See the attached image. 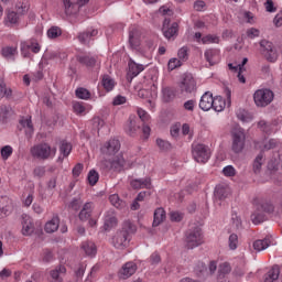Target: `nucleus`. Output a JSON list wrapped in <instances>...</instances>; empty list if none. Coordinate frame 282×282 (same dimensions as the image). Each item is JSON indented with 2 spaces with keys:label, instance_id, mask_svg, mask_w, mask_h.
<instances>
[{
  "label": "nucleus",
  "instance_id": "obj_1",
  "mask_svg": "<svg viewBox=\"0 0 282 282\" xmlns=\"http://www.w3.org/2000/svg\"><path fill=\"white\" fill-rule=\"evenodd\" d=\"M108 158L109 159H106L99 163L100 169L104 171H117L120 173V171H124V169H127V161H124L122 154Z\"/></svg>",
  "mask_w": 282,
  "mask_h": 282
},
{
  "label": "nucleus",
  "instance_id": "obj_2",
  "mask_svg": "<svg viewBox=\"0 0 282 282\" xmlns=\"http://www.w3.org/2000/svg\"><path fill=\"white\" fill-rule=\"evenodd\" d=\"M204 243V234H202V228L199 227H191L185 232V245L188 250H193L194 248H198Z\"/></svg>",
  "mask_w": 282,
  "mask_h": 282
},
{
  "label": "nucleus",
  "instance_id": "obj_3",
  "mask_svg": "<svg viewBox=\"0 0 282 282\" xmlns=\"http://www.w3.org/2000/svg\"><path fill=\"white\" fill-rule=\"evenodd\" d=\"M31 155L36 160H50L56 156V148H52L48 143H39L31 148Z\"/></svg>",
  "mask_w": 282,
  "mask_h": 282
},
{
  "label": "nucleus",
  "instance_id": "obj_4",
  "mask_svg": "<svg viewBox=\"0 0 282 282\" xmlns=\"http://www.w3.org/2000/svg\"><path fill=\"white\" fill-rule=\"evenodd\" d=\"M274 100V93L269 88H261L254 91L253 102L256 107H268Z\"/></svg>",
  "mask_w": 282,
  "mask_h": 282
},
{
  "label": "nucleus",
  "instance_id": "obj_5",
  "mask_svg": "<svg viewBox=\"0 0 282 282\" xmlns=\"http://www.w3.org/2000/svg\"><path fill=\"white\" fill-rule=\"evenodd\" d=\"M85 3H89V0H62L65 17H76Z\"/></svg>",
  "mask_w": 282,
  "mask_h": 282
},
{
  "label": "nucleus",
  "instance_id": "obj_6",
  "mask_svg": "<svg viewBox=\"0 0 282 282\" xmlns=\"http://www.w3.org/2000/svg\"><path fill=\"white\" fill-rule=\"evenodd\" d=\"M192 155L198 164H206L210 160V149L202 143L192 147Z\"/></svg>",
  "mask_w": 282,
  "mask_h": 282
},
{
  "label": "nucleus",
  "instance_id": "obj_7",
  "mask_svg": "<svg viewBox=\"0 0 282 282\" xmlns=\"http://www.w3.org/2000/svg\"><path fill=\"white\" fill-rule=\"evenodd\" d=\"M246 149V132L241 128H236L232 131L231 150L234 153H241Z\"/></svg>",
  "mask_w": 282,
  "mask_h": 282
},
{
  "label": "nucleus",
  "instance_id": "obj_8",
  "mask_svg": "<svg viewBox=\"0 0 282 282\" xmlns=\"http://www.w3.org/2000/svg\"><path fill=\"white\" fill-rule=\"evenodd\" d=\"M260 47L262 48V54L264 58H267L269 63H276V61L279 59V51L276 50V46L272 44V42L262 40L260 42Z\"/></svg>",
  "mask_w": 282,
  "mask_h": 282
},
{
  "label": "nucleus",
  "instance_id": "obj_9",
  "mask_svg": "<svg viewBox=\"0 0 282 282\" xmlns=\"http://www.w3.org/2000/svg\"><path fill=\"white\" fill-rule=\"evenodd\" d=\"M20 52L23 58H31L32 52L33 54H39V52H41V45L34 40L21 42Z\"/></svg>",
  "mask_w": 282,
  "mask_h": 282
},
{
  "label": "nucleus",
  "instance_id": "obj_10",
  "mask_svg": "<svg viewBox=\"0 0 282 282\" xmlns=\"http://www.w3.org/2000/svg\"><path fill=\"white\" fill-rule=\"evenodd\" d=\"M118 151H120V141L118 139H110L101 147V153L106 158L118 155Z\"/></svg>",
  "mask_w": 282,
  "mask_h": 282
},
{
  "label": "nucleus",
  "instance_id": "obj_11",
  "mask_svg": "<svg viewBox=\"0 0 282 282\" xmlns=\"http://www.w3.org/2000/svg\"><path fill=\"white\" fill-rule=\"evenodd\" d=\"M180 89L182 94H193V91L197 89V82H195V77H193L192 74H185L180 84Z\"/></svg>",
  "mask_w": 282,
  "mask_h": 282
},
{
  "label": "nucleus",
  "instance_id": "obj_12",
  "mask_svg": "<svg viewBox=\"0 0 282 282\" xmlns=\"http://www.w3.org/2000/svg\"><path fill=\"white\" fill-rule=\"evenodd\" d=\"M180 29V24L177 22L171 23L170 19H165L163 22L162 32L165 39H174V36H177V30Z\"/></svg>",
  "mask_w": 282,
  "mask_h": 282
},
{
  "label": "nucleus",
  "instance_id": "obj_13",
  "mask_svg": "<svg viewBox=\"0 0 282 282\" xmlns=\"http://www.w3.org/2000/svg\"><path fill=\"white\" fill-rule=\"evenodd\" d=\"M124 131L132 138L138 135V132L140 131V119L135 116H130L129 120L124 124Z\"/></svg>",
  "mask_w": 282,
  "mask_h": 282
},
{
  "label": "nucleus",
  "instance_id": "obj_14",
  "mask_svg": "<svg viewBox=\"0 0 282 282\" xmlns=\"http://www.w3.org/2000/svg\"><path fill=\"white\" fill-rule=\"evenodd\" d=\"M248 63V57H245L241 62V64H228V68L230 72H234V74H237L239 83L245 84L246 77L243 76V72H246V64Z\"/></svg>",
  "mask_w": 282,
  "mask_h": 282
},
{
  "label": "nucleus",
  "instance_id": "obj_15",
  "mask_svg": "<svg viewBox=\"0 0 282 282\" xmlns=\"http://www.w3.org/2000/svg\"><path fill=\"white\" fill-rule=\"evenodd\" d=\"M143 69H145L144 65L138 64L133 59H129L127 78L129 80H133V78H135V76H140V74H142Z\"/></svg>",
  "mask_w": 282,
  "mask_h": 282
},
{
  "label": "nucleus",
  "instance_id": "obj_16",
  "mask_svg": "<svg viewBox=\"0 0 282 282\" xmlns=\"http://www.w3.org/2000/svg\"><path fill=\"white\" fill-rule=\"evenodd\" d=\"M205 61L210 65H218L221 62V51L218 48H207L204 53Z\"/></svg>",
  "mask_w": 282,
  "mask_h": 282
},
{
  "label": "nucleus",
  "instance_id": "obj_17",
  "mask_svg": "<svg viewBox=\"0 0 282 282\" xmlns=\"http://www.w3.org/2000/svg\"><path fill=\"white\" fill-rule=\"evenodd\" d=\"M137 271L138 264H135V262H126L119 271V279H130V276H133V274H135Z\"/></svg>",
  "mask_w": 282,
  "mask_h": 282
},
{
  "label": "nucleus",
  "instance_id": "obj_18",
  "mask_svg": "<svg viewBox=\"0 0 282 282\" xmlns=\"http://www.w3.org/2000/svg\"><path fill=\"white\" fill-rule=\"evenodd\" d=\"M112 246L118 250L127 248L129 246V236L127 235V231H118L112 238Z\"/></svg>",
  "mask_w": 282,
  "mask_h": 282
},
{
  "label": "nucleus",
  "instance_id": "obj_19",
  "mask_svg": "<svg viewBox=\"0 0 282 282\" xmlns=\"http://www.w3.org/2000/svg\"><path fill=\"white\" fill-rule=\"evenodd\" d=\"M95 208H96V205L94 204V202H87L84 205H82V208L78 214L79 220L88 221L89 218L94 215Z\"/></svg>",
  "mask_w": 282,
  "mask_h": 282
},
{
  "label": "nucleus",
  "instance_id": "obj_20",
  "mask_svg": "<svg viewBox=\"0 0 282 282\" xmlns=\"http://www.w3.org/2000/svg\"><path fill=\"white\" fill-rule=\"evenodd\" d=\"M116 226H118V218H116V212L110 209L105 214L104 230L109 231L111 228H116Z\"/></svg>",
  "mask_w": 282,
  "mask_h": 282
},
{
  "label": "nucleus",
  "instance_id": "obj_21",
  "mask_svg": "<svg viewBox=\"0 0 282 282\" xmlns=\"http://www.w3.org/2000/svg\"><path fill=\"white\" fill-rule=\"evenodd\" d=\"M77 61L80 65H85L86 67H97V69H100V62L91 55L79 54L77 55Z\"/></svg>",
  "mask_w": 282,
  "mask_h": 282
},
{
  "label": "nucleus",
  "instance_id": "obj_22",
  "mask_svg": "<svg viewBox=\"0 0 282 282\" xmlns=\"http://www.w3.org/2000/svg\"><path fill=\"white\" fill-rule=\"evenodd\" d=\"M215 98L213 97V93L207 91L205 93L199 100V109H202V111H210V109H213V102H214Z\"/></svg>",
  "mask_w": 282,
  "mask_h": 282
},
{
  "label": "nucleus",
  "instance_id": "obj_23",
  "mask_svg": "<svg viewBox=\"0 0 282 282\" xmlns=\"http://www.w3.org/2000/svg\"><path fill=\"white\" fill-rule=\"evenodd\" d=\"M98 36V30L96 29H88L87 31L79 33L78 41L83 43V45H89L94 39Z\"/></svg>",
  "mask_w": 282,
  "mask_h": 282
},
{
  "label": "nucleus",
  "instance_id": "obj_24",
  "mask_svg": "<svg viewBox=\"0 0 282 282\" xmlns=\"http://www.w3.org/2000/svg\"><path fill=\"white\" fill-rule=\"evenodd\" d=\"M129 44L131 50L140 52V31L135 28H132L129 32Z\"/></svg>",
  "mask_w": 282,
  "mask_h": 282
},
{
  "label": "nucleus",
  "instance_id": "obj_25",
  "mask_svg": "<svg viewBox=\"0 0 282 282\" xmlns=\"http://www.w3.org/2000/svg\"><path fill=\"white\" fill-rule=\"evenodd\" d=\"M34 232V223H32V218L28 215H22V235L24 237H30Z\"/></svg>",
  "mask_w": 282,
  "mask_h": 282
},
{
  "label": "nucleus",
  "instance_id": "obj_26",
  "mask_svg": "<svg viewBox=\"0 0 282 282\" xmlns=\"http://www.w3.org/2000/svg\"><path fill=\"white\" fill-rule=\"evenodd\" d=\"M12 113H14V111L11 106L0 105V124H6V122L10 120Z\"/></svg>",
  "mask_w": 282,
  "mask_h": 282
},
{
  "label": "nucleus",
  "instance_id": "obj_27",
  "mask_svg": "<svg viewBox=\"0 0 282 282\" xmlns=\"http://www.w3.org/2000/svg\"><path fill=\"white\" fill-rule=\"evenodd\" d=\"M17 54H19L17 46H4L1 48V55L7 61H14Z\"/></svg>",
  "mask_w": 282,
  "mask_h": 282
},
{
  "label": "nucleus",
  "instance_id": "obj_28",
  "mask_svg": "<svg viewBox=\"0 0 282 282\" xmlns=\"http://www.w3.org/2000/svg\"><path fill=\"white\" fill-rule=\"evenodd\" d=\"M130 186L135 189L151 188V178H134L130 181Z\"/></svg>",
  "mask_w": 282,
  "mask_h": 282
},
{
  "label": "nucleus",
  "instance_id": "obj_29",
  "mask_svg": "<svg viewBox=\"0 0 282 282\" xmlns=\"http://www.w3.org/2000/svg\"><path fill=\"white\" fill-rule=\"evenodd\" d=\"M161 94L163 102H173V100H175L176 93L169 86L163 87Z\"/></svg>",
  "mask_w": 282,
  "mask_h": 282
},
{
  "label": "nucleus",
  "instance_id": "obj_30",
  "mask_svg": "<svg viewBox=\"0 0 282 282\" xmlns=\"http://www.w3.org/2000/svg\"><path fill=\"white\" fill-rule=\"evenodd\" d=\"M20 126L25 130L26 135L34 133V126L32 124V117H23L20 119Z\"/></svg>",
  "mask_w": 282,
  "mask_h": 282
},
{
  "label": "nucleus",
  "instance_id": "obj_31",
  "mask_svg": "<svg viewBox=\"0 0 282 282\" xmlns=\"http://www.w3.org/2000/svg\"><path fill=\"white\" fill-rule=\"evenodd\" d=\"M82 250H84L87 257H96L98 249L96 248V243L91 241H85L82 243Z\"/></svg>",
  "mask_w": 282,
  "mask_h": 282
},
{
  "label": "nucleus",
  "instance_id": "obj_32",
  "mask_svg": "<svg viewBox=\"0 0 282 282\" xmlns=\"http://www.w3.org/2000/svg\"><path fill=\"white\" fill-rule=\"evenodd\" d=\"M59 224H61V219H58V216H54L51 220H48L45 224V227H44L45 232H48V234L56 232V230H58Z\"/></svg>",
  "mask_w": 282,
  "mask_h": 282
},
{
  "label": "nucleus",
  "instance_id": "obj_33",
  "mask_svg": "<svg viewBox=\"0 0 282 282\" xmlns=\"http://www.w3.org/2000/svg\"><path fill=\"white\" fill-rule=\"evenodd\" d=\"M166 219V212L164 208L159 207L154 210V219L152 223V226L158 227L160 224H162Z\"/></svg>",
  "mask_w": 282,
  "mask_h": 282
},
{
  "label": "nucleus",
  "instance_id": "obj_34",
  "mask_svg": "<svg viewBox=\"0 0 282 282\" xmlns=\"http://www.w3.org/2000/svg\"><path fill=\"white\" fill-rule=\"evenodd\" d=\"M101 85L106 91H113V88L116 87V79L109 75H102Z\"/></svg>",
  "mask_w": 282,
  "mask_h": 282
},
{
  "label": "nucleus",
  "instance_id": "obj_35",
  "mask_svg": "<svg viewBox=\"0 0 282 282\" xmlns=\"http://www.w3.org/2000/svg\"><path fill=\"white\" fill-rule=\"evenodd\" d=\"M252 246L256 252H263V250H268V248H270V239L264 238V239L256 240L253 241Z\"/></svg>",
  "mask_w": 282,
  "mask_h": 282
},
{
  "label": "nucleus",
  "instance_id": "obj_36",
  "mask_svg": "<svg viewBox=\"0 0 282 282\" xmlns=\"http://www.w3.org/2000/svg\"><path fill=\"white\" fill-rule=\"evenodd\" d=\"M279 274H281V269H279V265H274L264 275V282H274V281H276L279 279Z\"/></svg>",
  "mask_w": 282,
  "mask_h": 282
},
{
  "label": "nucleus",
  "instance_id": "obj_37",
  "mask_svg": "<svg viewBox=\"0 0 282 282\" xmlns=\"http://www.w3.org/2000/svg\"><path fill=\"white\" fill-rule=\"evenodd\" d=\"M274 147H276V140L274 139L256 143V149H261V151H270V149H274Z\"/></svg>",
  "mask_w": 282,
  "mask_h": 282
},
{
  "label": "nucleus",
  "instance_id": "obj_38",
  "mask_svg": "<svg viewBox=\"0 0 282 282\" xmlns=\"http://www.w3.org/2000/svg\"><path fill=\"white\" fill-rule=\"evenodd\" d=\"M212 109L214 111H217L218 113L221 112L224 109H226V99L221 96H217L214 98Z\"/></svg>",
  "mask_w": 282,
  "mask_h": 282
},
{
  "label": "nucleus",
  "instance_id": "obj_39",
  "mask_svg": "<svg viewBox=\"0 0 282 282\" xmlns=\"http://www.w3.org/2000/svg\"><path fill=\"white\" fill-rule=\"evenodd\" d=\"M231 270L232 269L230 268V263H228V262H224V263L219 264L218 281H221V279H226V275L230 274Z\"/></svg>",
  "mask_w": 282,
  "mask_h": 282
},
{
  "label": "nucleus",
  "instance_id": "obj_40",
  "mask_svg": "<svg viewBox=\"0 0 282 282\" xmlns=\"http://www.w3.org/2000/svg\"><path fill=\"white\" fill-rule=\"evenodd\" d=\"M67 272V269L65 267L59 265L56 269L51 271V278L55 282H63V279H61V274H65Z\"/></svg>",
  "mask_w": 282,
  "mask_h": 282
},
{
  "label": "nucleus",
  "instance_id": "obj_41",
  "mask_svg": "<svg viewBox=\"0 0 282 282\" xmlns=\"http://www.w3.org/2000/svg\"><path fill=\"white\" fill-rule=\"evenodd\" d=\"M1 98H12V88L8 87L3 79H0V100Z\"/></svg>",
  "mask_w": 282,
  "mask_h": 282
},
{
  "label": "nucleus",
  "instance_id": "obj_42",
  "mask_svg": "<svg viewBox=\"0 0 282 282\" xmlns=\"http://www.w3.org/2000/svg\"><path fill=\"white\" fill-rule=\"evenodd\" d=\"M109 200H110V204L115 206V208L122 209L127 206V203L120 199V196H118V194L110 195Z\"/></svg>",
  "mask_w": 282,
  "mask_h": 282
},
{
  "label": "nucleus",
  "instance_id": "obj_43",
  "mask_svg": "<svg viewBox=\"0 0 282 282\" xmlns=\"http://www.w3.org/2000/svg\"><path fill=\"white\" fill-rule=\"evenodd\" d=\"M12 153H14V149L11 145H4L0 149V155L3 162L10 160Z\"/></svg>",
  "mask_w": 282,
  "mask_h": 282
},
{
  "label": "nucleus",
  "instance_id": "obj_44",
  "mask_svg": "<svg viewBox=\"0 0 282 282\" xmlns=\"http://www.w3.org/2000/svg\"><path fill=\"white\" fill-rule=\"evenodd\" d=\"M75 95L77 98H79V100H89V98H91V93H89V90L86 88H77L75 90Z\"/></svg>",
  "mask_w": 282,
  "mask_h": 282
},
{
  "label": "nucleus",
  "instance_id": "obj_45",
  "mask_svg": "<svg viewBox=\"0 0 282 282\" xmlns=\"http://www.w3.org/2000/svg\"><path fill=\"white\" fill-rule=\"evenodd\" d=\"M6 21L8 25H17V23H19V13L14 11H9L7 13Z\"/></svg>",
  "mask_w": 282,
  "mask_h": 282
},
{
  "label": "nucleus",
  "instance_id": "obj_46",
  "mask_svg": "<svg viewBox=\"0 0 282 282\" xmlns=\"http://www.w3.org/2000/svg\"><path fill=\"white\" fill-rule=\"evenodd\" d=\"M59 152L63 158H68L69 153H72V143L63 141L59 145Z\"/></svg>",
  "mask_w": 282,
  "mask_h": 282
},
{
  "label": "nucleus",
  "instance_id": "obj_47",
  "mask_svg": "<svg viewBox=\"0 0 282 282\" xmlns=\"http://www.w3.org/2000/svg\"><path fill=\"white\" fill-rule=\"evenodd\" d=\"M215 197H217L218 199H226V197H228V188L221 185L216 186Z\"/></svg>",
  "mask_w": 282,
  "mask_h": 282
},
{
  "label": "nucleus",
  "instance_id": "obj_48",
  "mask_svg": "<svg viewBox=\"0 0 282 282\" xmlns=\"http://www.w3.org/2000/svg\"><path fill=\"white\" fill-rule=\"evenodd\" d=\"M73 110H74V113H76V116H83L85 115V111L87 110L85 108V105L80 101H74L73 102Z\"/></svg>",
  "mask_w": 282,
  "mask_h": 282
},
{
  "label": "nucleus",
  "instance_id": "obj_49",
  "mask_svg": "<svg viewBox=\"0 0 282 282\" xmlns=\"http://www.w3.org/2000/svg\"><path fill=\"white\" fill-rule=\"evenodd\" d=\"M120 232H127V236L135 232V225L131 223V220H126L122 226V230Z\"/></svg>",
  "mask_w": 282,
  "mask_h": 282
},
{
  "label": "nucleus",
  "instance_id": "obj_50",
  "mask_svg": "<svg viewBox=\"0 0 282 282\" xmlns=\"http://www.w3.org/2000/svg\"><path fill=\"white\" fill-rule=\"evenodd\" d=\"M213 43H219V36L208 34L202 37V44L203 45H210Z\"/></svg>",
  "mask_w": 282,
  "mask_h": 282
},
{
  "label": "nucleus",
  "instance_id": "obj_51",
  "mask_svg": "<svg viewBox=\"0 0 282 282\" xmlns=\"http://www.w3.org/2000/svg\"><path fill=\"white\" fill-rule=\"evenodd\" d=\"M63 34V30L58 26H52L47 30V36L48 39H58Z\"/></svg>",
  "mask_w": 282,
  "mask_h": 282
},
{
  "label": "nucleus",
  "instance_id": "obj_52",
  "mask_svg": "<svg viewBox=\"0 0 282 282\" xmlns=\"http://www.w3.org/2000/svg\"><path fill=\"white\" fill-rule=\"evenodd\" d=\"M83 198H73L68 205L72 210L78 212L83 208Z\"/></svg>",
  "mask_w": 282,
  "mask_h": 282
},
{
  "label": "nucleus",
  "instance_id": "obj_53",
  "mask_svg": "<svg viewBox=\"0 0 282 282\" xmlns=\"http://www.w3.org/2000/svg\"><path fill=\"white\" fill-rule=\"evenodd\" d=\"M228 246L231 250H237L239 246V236H237V234H231L229 236Z\"/></svg>",
  "mask_w": 282,
  "mask_h": 282
},
{
  "label": "nucleus",
  "instance_id": "obj_54",
  "mask_svg": "<svg viewBox=\"0 0 282 282\" xmlns=\"http://www.w3.org/2000/svg\"><path fill=\"white\" fill-rule=\"evenodd\" d=\"M99 178H100V176L98 175V172H96V170L89 171L88 183L90 184V186H96V184H98Z\"/></svg>",
  "mask_w": 282,
  "mask_h": 282
},
{
  "label": "nucleus",
  "instance_id": "obj_55",
  "mask_svg": "<svg viewBox=\"0 0 282 282\" xmlns=\"http://www.w3.org/2000/svg\"><path fill=\"white\" fill-rule=\"evenodd\" d=\"M223 175H225V177H235L237 170L232 165H227L223 169Z\"/></svg>",
  "mask_w": 282,
  "mask_h": 282
},
{
  "label": "nucleus",
  "instance_id": "obj_56",
  "mask_svg": "<svg viewBox=\"0 0 282 282\" xmlns=\"http://www.w3.org/2000/svg\"><path fill=\"white\" fill-rule=\"evenodd\" d=\"M262 164H263V153H260L253 162L254 173H259L261 171Z\"/></svg>",
  "mask_w": 282,
  "mask_h": 282
},
{
  "label": "nucleus",
  "instance_id": "obj_57",
  "mask_svg": "<svg viewBox=\"0 0 282 282\" xmlns=\"http://www.w3.org/2000/svg\"><path fill=\"white\" fill-rule=\"evenodd\" d=\"M177 67H182V61L178 58H171L167 63V69L173 72V69H177Z\"/></svg>",
  "mask_w": 282,
  "mask_h": 282
},
{
  "label": "nucleus",
  "instance_id": "obj_58",
  "mask_svg": "<svg viewBox=\"0 0 282 282\" xmlns=\"http://www.w3.org/2000/svg\"><path fill=\"white\" fill-rule=\"evenodd\" d=\"M195 107H197V101L195 99H189L183 104V108L185 111H195Z\"/></svg>",
  "mask_w": 282,
  "mask_h": 282
},
{
  "label": "nucleus",
  "instance_id": "obj_59",
  "mask_svg": "<svg viewBox=\"0 0 282 282\" xmlns=\"http://www.w3.org/2000/svg\"><path fill=\"white\" fill-rule=\"evenodd\" d=\"M178 61H188V46H183L178 50L177 53Z\"/></svg>",
  "mask_w": 282,
  "mask_h": 282
},
{
  "label": "nucleus",
  "instance_id": "obj_60",
  "mask_svg": "<svg viewBox=\"0 0 282 282\" xmlns=\"http://www.w3.org/2000/svg\"><path fill=\"white\" fill-rule=\"evenodd\" d=\"M137 113L142 122H149L151 116H149V112H147L144 109L138 108Z\"/></svg>",
  "mask_w": 282,
  "mask_h": 282
},
{
  "label": "nucleus",
  "instance_id": "obj_61",
  "mask_svg": "<svg viewBox=\"0 0 282 282\" xmlns=\"http://www.w3.org/2000/svg\"><path fill=\"white\" fill-rule=\"evenodd\" d=\"M127 102V97L122 96V95H117L113 99H112V105L113 107H120V105H126Z\"/></svg>",
  "mask_w": 282,
  "mask_h": 282
},
{
  "label": "nucleus",
  "instance_id": "obj_62",
  "mask_svg": "<svg viewBox=\"0 0 282 282\" xmlns=\"http://www.w3.org/2000/svg\"><path fill=\"white\" fill-rule=\"evenodd\" d=\"M258 127H260V129H262V131L264 133H268V134L272 133V127L273 126L271 123H268L267 121H260L258 123Z\"/></svg>",
  "mask_w": 282,
  "mask_h": 282
},
{
  "label": "nucleus",
  "instance_id": "obj_63",
  "mask_svg": "<svg viewBox=\"0 0 282 282\" xmlns=\"http://www.w3.org/2000/svg\"><path fill=\"white\" fill-rule=\"evenodd\" d=\"M194 10H196V12H204V10H206V2H204L203 0L195 1Z\"/></svg>",
  "mask_w": 282,
  "mask_h": 282
},
{
  "label": "nucleus",
  "instance_id": "obj_64",
  "mask_svg": "<svg viewBox=\"0 0 282 282\" xmlns=\"http://www.w3.org/2000/svg\"><path fill=\"white\" fill-rule=\"evenodd\" d=\"M170 218H171V221H182V219H184V214L180 213V212H172L170 214Z\"/></svg>",
  "mask_w": 282,
  "mask_h": 282
}]
</instances>
